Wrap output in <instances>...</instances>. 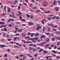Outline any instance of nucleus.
<instances>
[{
  "label": "nucleus",
  "mask_w": 60,
  "mask_h": 60,
  "mask_svg": "<svg viewBox=\"0 0 60 60\" xmlns=\"http://www.w3.org/2000/svg\"><path fill=\"white\" fill-rule=\"evenodd\" d=\"M47 43L46 42H42L41 43V44H40V46H43V44H45V43Z\"/></svg>",
  "instance_id": "obj_1"
},
{
  "label": "nucleus",
  "mask_w": 60,
  "mask_h": 60,
  "mask_svg": "<svg viewBox=\"0 0 60 60\" xmlns=\"http://www.w3.org/2000/svg\"><path fill=\"white\" fill-rule=\"evenodd\" d=\"M55 38L58 40H60V37H59L58 36L55 37Z\"/></svg>",
  "instance_id": "obj_2"
},
{
  "label": "nucleus",
  "mask_w": 60,
  "mask_h": 60,
  "mask_svg": "<svg viewBox=\"0 0 60 60\" xmlns=\"http://www.w3.org/2000/svg\"><path fill=\"white\" fill-rule=\"evenodd\" d=\"M58 8H59V7H55V10H56L57 11H59V10H58Z\"/></svg>",
  "instance_id": "obj_3"
},
{
  "label": "nucleus",
  "mask_w": 60,
  "mask_h": 60,
  "mask_svg": "<svg viewBox=\"0 0 60 60\" xmlns=\"http://www.w3.org/2000/svg\"><path fill=\"white\" fill-rule=\"evenodd\" d=\"M5 46V45H0V47H1V48H3Z\"/></svg>",
  "instance_id": "obj_4"
},
{
  "label": "nucleus",
  "mask_w": 60,
  "mask_h": 60,
  "mask_svg": "<svg viewBox=\"0 0 60 60\" xmlns=\"http://www.w3.org/2000/svg\"><path fill=\"white\" fill-rule=\"evenodd\" d=\"M52 52H53V53H55V54H56V53L58 52H56L54 50L52 51Z\"/></svg>",
  "instance_id": "obj_5"
},
{
  "label": "nucleus",
  "mask_w": 60,
  "mask_h": 60,
  "mask_svg": "<svg viewBox=\"0 0 60 60\" xmlns=\"http://www.w3.org/2000/svg\"><path fill=\"white\" fill-rule=\"evenodd\" d=\"M45 35H44L42 36L41 37V40H42V38H45Z\"/></svg>",
  "instance_id": "obj_6"
},
{
  "label": "nucleus",
  "mask_w": 60,
  "mask_h": 60,
  "mask_svg": "<svg viewBox=\"0 0 60 60\" xmlns=\"http://www.w3.org/2000/svg\"><path fill=\"white\" fill-rule=\"evenodd\" d=\"M33 23L30 22L28 23L29 25H33Z\"/></svg>",
  "instance_id": "obj_7"
},
{
  "label": "nucleus",
  "mask_w": 60,
  "mask_h": 60,
  "mask_svg": "<svg viewBox=\"0 0 60 60\" xmlns=\"http://www.w3.org/2000/svg\"><path fill=\"white\" fill-rule=\"evenodd\" d=\"M57 4L56 2V0H54V2L53 3V5H55V4Z\"/></svg>",
  "instance_id": "obj_8"
},
{
  "label": "nucleus",
  "mask_w": 60,
  "mask_h": 60,
  "mask_svg": "<svg viewBox=\"0 0 60 60\" xmlns=\"http://www.w3.org/2000/svg\"><path fill=\"white\" fill-rule=\"evenodd\" d=\"M38 35H39V34L38 33H37L36 34H35L34 35V36H35L36 37L37 36H38Z\"/></svg>",
  "instance_id": "obj_9"
},
{
  "label": "nucleus",
  "mask_w": 60,
  "mask_h": 60,
  "mask_svg": "<svg viewBox=\"0 0 60 60\" xmlns=\"http://www.w3.org/2000/svg\"><path fill=\"white\" fill-rule=\"evenodd\" d=\"M38 38H39L38 37H36L34 38V40L35 39L36 40V41H37V40L38 39Z\"/></svg>",
  "instance_id": "obj_10"
},
{
  "label": "nucleus",
  "mask_w": 60,
  "mask_h": 60,
  "mask_svg": "<svg viewBox=\"0 0 60 60\" xmlns=\"http://www.w3.org/2000/svg\"><path fill=\"white\" fill-rule=\"evenodd\" d=\"M11 11V10H10V8H8V12H10Z\"/></svg>",
  "instance_id": "obj_11"
},
{
  "label": "nucleus",
  "mask_w": 60,
  "mask_h": 60,
  "mask_svg": "<svg viewBox=\"0 0 60 60\" xmlns=\"http://www.w3.org/2000/svg\"><path fill=\"white\" fill-rule=\"evenodd\" d=\"M34 48H30L29 49V50H33V49H34Z\"/></svg>",
  "instance_id": "obj_12"
},
{
  "label": "nucleus",
  "mask_w": 60,
  "mask_h": 60,
  "mask_svg": "<svg viewBox=\"0 0 60 60\" xmlns=\"http://www.w3.org/2000/svg\"><path fill=\"white\" fill-rule=\"evenodd\" d=\"M4 31H6L7 30V27L4 28Z\"/></svg>",
  "instance_id": "obj_13"
},
{
  "label": "nucleus",
  "mask_w": 60,
  "mask_h": 60,
  "mask_svg": "<svg viewBox=\"0 0 60 60\" xmlns=\"http://www.w3.org/2000/svg\"><path fill=\"white\" fill-rule=\"evenodd\" d=\"M43 52H44V53H48V51H47L44 50H43Z\"/></svg>",
  "instance_id": "obj_14"
},
{
  "label": "nucleus",
  "mask_w": 60,
  "mask_h": 60,
  "mask_svg": "<svg viewBox=\"0 0 60 60\" xmlns=\"http://www.w3.org/2000/svg\"><path fill=\"white\" fill-rule=\"evenodd\" d=\"M42 51L43 52V49H41L39 50V52H41Z\"/></svg>",
  "instance_id": "obj_15"
},
{
  "label": "nucleus",
  "mask_w": 60,
  "mask_h": 60,
  "mask_svg": "<svg viewBox=\"0 0 60 60\" xmlns=\"http://www.w3.org/2000/svg\"><path fill=\"white\" fill-rule=\"evenodd\" d=\"M22 42H24V43H27V42L25 41V40H22Z\"/></svg>",
  "instance_id": "obj_16"
},
{
  "label": "nucleus",
  "mask_w": 60,
  "mask_h": 60,
  "mask_svg": "<svg viewBox=\"0 0 60 60\" xmlns=\"http://www.w3.org/2000/svg\"><path fill=\"white\" fill-rule=\"evenodd\" d=\"M45 27H43V29L42 30V31L43 32H44V31H45Z\"/></svg>",
  "instance_id": "obj_17"
},
{
  "label": "nucleus",
  "mask_w": 60,
  "mask_h": 60,
  "mask_svg": "<svg viewBox=\"0 0 60 60\" xmlns=\"http://www.w3.org/2000/svg\"><path fill=\"white\" fill-rule=\"evenodd\" d=\"M34 34V33L31 34H30V36L31 37H33Z\"/></svg>",
  "instance_id": "obj_18"
},
{
  "label": "nucleus",
  "mask_w": 60,
  "mask_h": 60,
  "mask_svg": "<svg viewBox=\"0 0 60 60\" xmlns=\"http://www.w3.org/2000/svg\"><path fill=\"white\" fill-rule=\"evenodd\" d=\"M5 24L4 22H0V25H2V24Z\"/></svg>",
  "instance_id": "obj_19"
},
{
  "label": "nucleus",
  "mask_w": 60,
  "mask_h": 60,
  "mask_svg": "<svg viewBox=\"0 0 60 60\" xmlns=\"http://www.w3.org/2000/svg\"><path fill=\"white\" fill-rule=\"evenodd\" d=\"M19 56H20V57H23L24 56V55L20 54L19 55Z\"/></svg>",
  "instance_id": "obj_20"
},
{
  "label": "nucleus",
  "mask_w": 60,
  "mask_h": 60,
  "mask_svg": "<svg viewBox=\"0 0 60 60\" xmlns=\"http://www.w3.org/2000/svg\"><path fill=\"white\" fill-rule=\"evenodd\" d=\"M41 11L40 10H38L35 11V12H40Z\"/></svg>",
  "instance_id": "obj_21"
},
{
  "label": "nucleus",
  "mask_w": 60,
  "mask_h": 60,
  "mask_svg": "<svg viewBox=\"0 0 60 60\" xmlns=\"http://www.w3.org/2000/svg\"><path fill=\"white\" fill-rule=\"evenodd\" d=\"M17 2H18V0H16L15 1V2H14V4H15L17 3Z\"/></svg>",
  "instance_id": "obj_22"
},
{
  "label": "nucleus",
  "mask_w": 60,
  "mask_h": 60,
  "mask_svg": "<svg viewBox=\"0 0 60 60\" xmlns=\"http://www.w3.org/2000/svg\"><path fill=\"white\" fill-rule=\"evenodd\" d=\"M42 23L43 24V25H44V21L43 20H41Z\"/></svg>",
  "instance_id": "obj_23"
},
{
  "label": "nucleus",
  "mask_w": 60,
  "mask_h": 60,
  "mask_svg": "<svg viewBox=\"0 0 60 60\" xmlns=\"http://www.w3.org/2000/svg\"><path fill=\"white\" fill-rule=\"evenodd\" d=\"M56 58L57 59H60V57L58 56H57L56 57Z\"/></svg>",
  "instance_id": "obj_24"
},
{
  "label": "nucleus",
  "mask_w": 60,
  "mask_h": 60,
  "mask_svg": "<svg viewBox=\"0 0 60 60\" xmlns=\"http://www.w3.org/2000/svg\"><path fill=\"white\" fill-rule=\"evenodd\" d=\"M22 34L21 35L22 37H23V35H24V33L23 32H22L21 33Z\"/></svg>",
  "instance_id": "obj_25"
},
{
  "label": "nucleus",
  "mask_w": 60,
  "mask_h": 60,
  "mask_svg": "<svg viewBox=\"0 0 60 60\" xmlns=\"http://www.w3.org/2000/svg\"><path fill=\"white\" fill-rule=\"evenodd\" d=\"M26 17H28V18H29V17H30V15H26Z\"/></svg>",
  "instance_id": "obj_26"
},
{
  "label": "nucleus",
  "mask_w": 60,
  "mask_h": 60,
  "mask_svg": "<svg viewBox=\"0 0 60 60\" xmlns=\"http://www.w3.org/2000/svg\"><path fill=\"white\" fill-rule=\"evenodd\" d=\"M33 43V42H32L30 41H28L27 42V43Z\"/></svg>",
  "instance_id": "obj_27"
},
{
  "label": "nucleus",
  "mask_w": 60,
  "mask_h": 60,
  "mask_svg": "<svg viewBox=\"0 0 60 60\" xmlns=\"http://www.w3.org/2000/svg\"><path fill=\"white\" fill-rule=\"evenodd\" d=\"M37 8L36 7H34L33 8V10H35V9H36Z\"/></svg>",
  "instance_id": "obj_28"
},
{
  "label": "nucleus",
  "mask_w": 60,
  "mask_h": 60,
  "mask_svg": "<svg viewBox=\"0 0 60 60\" xmlns=\"http://www.w3.org/2000/svg\"><path fill=\"white\" fill-rule=\"evenodd\" d=\"M17 31H18V32H22V30L20 29L17 30Z\"/></svg>",
  "instance_id": "obj_29"
},
{
  "label": "nucleus",
  "mask_w": 60,
  "mask_h": 60,
  "mask_svg": "<svg viewBox=\"0 0 60 60\" xmlns=\"http://www.w3.org/2000/svg\"><path fill=\"white\" fill-rule=\"evenodd\" d=\"M18 12L20 14H22V13L21 12H19V11H18Z\"/></svg>",
  "instance_id": "obj_30"
},
{
  "label": "nucleus",
  "mask_w": 60,
  "mask_h": 60,
  "mask_svg": "<svg viewBox=\"0 0 60 60\" xmlns=\"http://www.w3.org/2000/svg\"><path fill=\"white\" fill-rule=\"evenodd\" d=\"M26 56H25L23 57V58L24 59V60H25V59H26Z\"/></svg>",
  "instance_id": "obj_31"
},
{
  "label": "nucleus",
  "mask_w": 60,
  "mask_h": 60,
  "mask_svg": "<svg viewBox=\"0 0 60 60\" xmlns=\"http://www.w3.org/2000/svg\"><path fill=\"white\" fill-rule=\"evenodd\" d=\"M56 19H59V17L58 16H57L56 17Z\"/></svg>",
  "instance_id": "obj_32"
},
{
  "label": "nucleus",
  "mask_w": 60,
  "mask_h": 60,
  "mask_svg": "<svg viewBox=\"0 0 60 60\" xmlns=\"http://www.w3.org/2000/svg\"><path fill=\"white\" fill-rule=\"evenodd\" d=\"M47 39H46V41H47V42H49V39H48V38H47Z\"/></svg>",
  "instance_id": "obj_33"
},
{
  "label": "nucleus",
  "mask_w": 60,
  "mask_h": 60,
  "mask_svg": "<svg viewBox=\"0 0 60 60\" xmlns=\"http://www.w3.org/2000/svg\"><path fill=\"white\" fill-rule=\"evenodd\" d=\"M52 41H55V38H53L52 39Z\"/></svg>",
  "instance_id": "obj_34"
},
{
  "label": "nucleus",
  "mask_w": 60,
  "mask_h": 60,
  "mask_svg": "<svg viewBox=\"0 0 60 60\" xmlns=\"http://www.w3.org/2000/svg\"><path fill=\"white\" fill-rule=\"evenodd\" d=\"M30 18L31 19H33V15H30Z\"/></svg>",
  "instance_id": "obj_35"
},
{
  "label": "nucleus",
  "mask_w": 60,
  "mask_h": 60,
  "mask_svg": "<svg viewBox=\"0 0 60 60\" xmlns=\"http://www.w3.org/2000/svg\"><path fill=\"white\" fill-rule=\"evenodd\" d=\"M5 57H7V54H5Z\"/></svg>",
  "instance_id": "obj_36"
},
{
  "label": "nucleus",
  "mask_w": 60,
  "mask_h": 60,
  "mask_svg": "<svg viewBox=\"0 0 60 60\" xmlns=\"http://www.w3.org/2000/svg\"><path fill=\"white\" fill-rule=\"evenodd\" d=\"M52 18V17H51V18H47V19L48 20H50V19H51V18Z\"/></svg>",
  "instance_id": "obj_37"
},
{
  "label": "nucleus",
  "mask_w": 60,
  "mask_h": 60,
  "mask_svg": "<svg viewBox=\"0 0 60 60\" xmlns=\"http://www.w3.org/2000/svg\"><path fill=\"white\" fill-rule=\"evenodd\" d=\"M22 21H23L24 22H25V21H26V20L25 19H22Z\"/></svg>",
  "instance_id": "obj_38"
},
{
  "label": "nucleus",
  "mask_w": 60,
  "mask_h": 60,
  "mask_svg": "<svg viewBox=\"0 0 60 60\" xmlns=\"http://www.w3.org/2000/svg\"><path fill=\"white\" fill-rule=\"evenodd\" d=\"M15 23L18 25L19 24V22H15Z\"/></svg>",
  "instance_id": "obj_39"
},
{
  "label": "nucleus",
  "mask_w": 60,
  "mask_h": 60,
  "mask_svg": "<svg viewBox=\"0 0 60 60\" xmlns=\"http://www.w3.org/2000/svg\"><path fill=\"white\" fill-rule=\"evenodd\" d=\"M19 18H20V20L22 18V17L21 16H20Z\"/></svg>",
  "instance_id": "obj_40"
},
{
  "label": "nucleus",
  "mask_w": 60,
  "mask_h": 60,
  "mask_svg": "<svg viewBox=\"0 0 60 60\" xmlns=\"http://www.w3.org/2000/svg\"><path fill=\"white\" fill-rule=\"evenodd\" d=\"M32 5H33L32 4H30L29 6H30V7H32Z\"/></svg>",
  "instance_id": "obj_41"
},
{
  "label": "nucleus",
  "mask_w": 60,
  "mask_h": 60,
  "mask_svg": "<svg viewBox=\"0 0 60 60\" xmlns=\"http://www.w3.org/2000/svg\"><path fill=\"white\" fill-rule=\"evenodd\" d=\"M32 41L34 43H35V42H36V41H34L33 40Z\"/></svg>",
  "instance_id": "obj_42"
},
{
  "label": "nucleus",
  "mask_w": 60,
  "mask_h": 60,
  "mask_svg": "<svg viewBox=\"0 0 60 60\" xmlns=\"http://www.w3.org/2000/svg\"><path fill=\"white\" fill-rule=\"evenodd\" d=\"M31 34V33L30 32H28V35H30Z\"/></svg>",
  "instance_id": "obj_43"
},
{
  "label": "nucleus",
  "mask_w": 60,
  "mask_h": 60,
  "mask_svg": "<svg viewBox=\"0 0 60 60\" xmlns=\"http://www.w3.org/2000/svg\"><path fill=\"white\" fill-rule=\"evenodd\" d=\"M60 44V42H58V44L57 45V46H59Z\"/></svg>",
  "instance_id": "obj_44"
},
{
  "label": "nucleus",
  "mask_w": 60,
  "mask_h": 60,
  "mask_svg": "<svg viewBox=\"0 0 60 60\" xmlns=\"http://www.w3.org/2000/svg\"><path fill=\"white\" fill-rule=\"evenodd\" d=\"M49 44H47V45H45V46H46V47H49Z\"/></svg>",
  "instance_id": "obj_45"
},
{
  "label": "nucleus",
  "mask_w": 60,
  "mask_h": 60,
  "mask_svg": "<svg viewBox=\"0 0 60 60\" xmlns=\"http://www.w3.org/2000/svg\"><path fill=\"white\" fill-rule=\"evenodd\" d=\"M54 46H55V45H51V47L52 48H53V47H54Z\"/></svg>",
  "instance_id": "obj_46"
},
{
  "label": "nucleus",
  "mask_w": 60,
  "mask_h": 60,
  "mask_svg": "<svg viewBox=\"0 0 60 60\" xmlns=\"http://www.w3.org/2000/svg\"><path fill=\"white\" fill-rule=\"evenodd\" d=\"M25 2H26L27 3L28 2V0H25Z\"/></svg>",
  "instance_id": "obj_47"
},
{
  "label": "nucleus",
  "mask_w": 60,
  "mask_h": 60,
  "mask_svg": "<svg viewBox=\"0 0 60 60\" xmlns=\"http://www.w3.org/2000/svg\"><path fill=\"white\" fill-rule=\"evenodd\" d=\"M9 26H10V27H11L12 26V25L11 24H9L8 25Z\"/></svg>",
  "instance_id": "obj_48"
},
{
  "label": "nucleus",
  "mask_w": 60,
  "mask_h": 60,
  "mask_svg": "<svg viewBox=\"0 0 60 60\" xmlns=\"http://www.w3.org/2000/svg\"><path fill=\"white\" fill-rule=\"evenodd\" d=\"M57 48V46H55L54 48V49H56Z\"/></svg>",
  "instance_id": "obj_49"
},
{
  "label": "nucleus",
  "mask_w": 60,
  "mask_h": 60,
  "mask_svg": "<svg viewBox=\"0 0 60 60\" xmlns=\"http://www.w3.org/2000/svg\"><path fill=\"white\" fill-rule=\"evenodd\" d=\"M38 28H40V29H41V28H42L40 26H38Z\"/></svg>",
  "instance_id": "obj_50"
},
{
  "label": "nucleus",
  "mask_w": 60,
  "mask_h": 60,
  "mask_svg": "<svg viewBox=\"0 0 60 60\" xmlns=\"http://www.w3.org/2000/svg\"><path fill=\"white\" fill-rule=\"evenodd\" d=\"M56 16H54L52 18V19H55V18H56Z\"/></svg>",
  "instance_id": "obj_51"
},
{
  "label": "nucleus",
  "mask_w": 60,
  "mask_h": 60,
  "mask_svg": "<svg viewBox=\"0 0 60 60\" xmlns=\"http://www.w3.org/2000/svg\"><path fill=\"white\" fill-rule=\"evenodd\" d=\"M12 18H15V15H12Z\"/></svg>",
  "instance_id": "obj_52"
},
{
  "label": "nucleus",
  "mask_w": 60,
  "mask_h": 60,
  "mask_svg": "<svg viewBox=\"0 0 60 60\" xmlns=\"http://www.w3.org/2000/svg\"><path fill=\"white\" fill-rule=\"evenodd\" d=\"M48 28L49 30H48V31H49L50 30V28H49V27H48Z\"/></svg>",
  "instance_id": "obj_53"
},
{
  "label": "nucleus",
  "mask_w": 60,
  "mask_h": 60,
  "mask_svg": "<svg viewBox=\"0 0 60 60\" xmlns=\"http://www.w3.org/2000/svg\"><path fill=\"white\" fill-rule=\"evenodd\" d=\"M17 39L16 37H15V38L14 40V41H15L16 40V39Z\"/></svg>",
  "instance_id": "obj_54"
},
{
  "label": "nucleus",
  "mask_w": 60,
  "mask_h": 60,
  "mask_svg": "<svg viewBox=\"0 0 60 60\" xmlns=\"http://www.w3.org/2000/svg\"><path fill=\"white\" fill-rule=\"evenodd\" d=\"M32 46H33L34 47H35V48H36V46H35V45L33 44Z\"/></svg>",
  "instance_id": "obj_55"
},
{
  "label": "nucleus",
  "mask_w": 60,
  "mask_h": 60,
  "mask_svg": "<svg viewBox=\"0 0 60 60\" xmlns=\"http://www.w3.org/2000/svg\"><path fill=\"white\" fill-rule=\"evenodd\" d=\"M40 9L41 10H44V8L42 7H41Z\"/></svg>",
  "instance_id": "obj_56"
},
{
  "label": "nucleus",
  "mask_w": 60,
  "mask_h": 60,
  "mask_svg": "<svg viewBox=\"0 0 60 60\" xmlns=\"http://www.w3.org/2000/svg\"><path fill=\"white\" fill-rule=\"evenodd\" d=\"M45 34H47V35H49V33H46Z\"/></svg>",
  "instance_id": "obj_57"
},
{
  "label": "nucleus",
  "mask_w": 60,
  "mask_h": 60,
  "mask_svg": "<svg viewBox=\"0 0 60 60\" xmlns=\"http://www.w3.org/2000/svg\"><path fill=\"white\" fill-rule=\"evenodd\" d=\"M17 46L16 45H15L14 46V48H17Z\"/></svg>",
  "instance_id": "obj_58"
},
{
  "label": "nucleus",
  "mask_w": 60,
  "mask_h": 60,
  "mask_svg": "<svg viewBox=\"0 0 60 60\" xmlns=\"http://www.w3.org/2000/svg\"><path fill=\"white\" fill-rule=\"evenodd\" d=\"M38 1L39 2L41 3V0H38Z\"/></svg>",
  "instance_id": "obj_59"
},
{
  "label": "nucleus",
  "mask_w": 60,
  "mask_h": 60,
  "mask_svg": "<svg viewBox=\"0 0 60 60\" xmlns=\"http://www.w3.org/2000/svg\"><path fill=\"white\" fill-rule=\"evenodd\" d=\"M19 34H15L16 36H17V35H19Z\"/></svg>",
  "instance_id": "obj_60"
},
{
  "label": "nucleus",
  "mask_w": 60,
  "mask_h": 60,
  "mask_svg": "<svg viewBox=\"0 0 60 60\" xmlns=\"http://www.w3.org/2000/svg\"><path fill=\"white\" fill-rule=\"evenodd\" d=\"M4 41V39H1V41Z\"/></svg>",
  "instance_id": "obj_61"
},
{
  "label": "nucleus",
  "mask_w": 60,
  "mask_h": 60,
  "mask_svg": "<svg viewBox=\"0 0 60 60\" xmlns=\"http://www.w3.org/2000/svg\"><path fill=\"white\" fill-rule=\"evenodd\" d=\"M7 50V51H8V52H10L11 51V50H10V49H8V50Z\"/></svg>",
  "instance_id": "obj_62"
},
{
  "label": "nucleus",
  "mask_w": 60,
  "mask_h": 60,
  "mask_svg": "<svg viewBox=\"0 0 60 60\" xmlns=\"http://www.w3.org/2000/svg\"><path fill=\"white\" fill-rule=\"evenodd\" d=\"M34 56H38V55H37V54H36V55H34Z\"/></svg>",
  "instance_id": "obj_63"
},
{
  "label": "nucleus",
  "mask_w": 60,
  "mask_h": 60,
  "mask_svg": "<svg viewBox=\"0 0 60 60\" xmlns=\"http://www.w3.org/2000/svg\"><path fill=\"white\" fill-rule=\"evenodd\" d=\"M7 37H9V34H7Z\"/></svg>",
  "instance_id": "obj_64"
}]
</instances>
